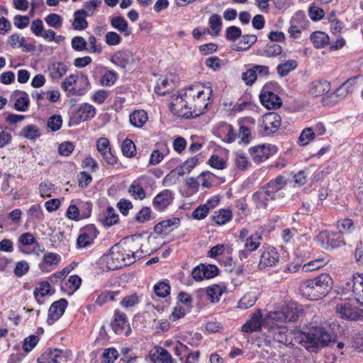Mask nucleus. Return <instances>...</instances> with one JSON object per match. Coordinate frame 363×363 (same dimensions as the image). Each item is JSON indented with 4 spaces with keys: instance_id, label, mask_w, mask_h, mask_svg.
<instances>
[{
    "instance_id": "nucleus-1",
    "label": "nucleus",
    "mask_w": 363,
    "mask_h": 363,
    "mask_svg": "<svg viewBox=\"0 0 363 363\" xmlns=\"http://www.w3.org/2000/svg\"><path fill=\"white\" fill-rule=\"evenodd\" d=\"M336 334L331 328L313 326L303 332L301 343L310 352H315L320 347L328 346L336 341Z\"/></svg>"
},
{
    "instance_id": "nucleus-2",
    "label": "nucleus",
    "mask_w": 363,
    "mask_h": 363,
    "mask_svg": "<svg viewBox=\"0 0 363 363\" xmlns=\"http://www.w3.org/2000/svg\"><path fill=\"white\" fill-rule=\"evenodd\" d=\"M332 278L328 274H321L314 279H306L299 287L301 294L310 300L325 297L332 288Z\"/></svg>"
},
{
    "instance_id": "nucleus-3",
    "label": "nucleus",
    "mask_w": 363,
    "mask_h": 363,
    "mask_svg": "<svg viewBox=\"0 0 363 363\" xmlns=\"http://www.w3.org/2000/svg\"><path fill=\"white\" fill-rule=\"evenodd\" d=\"M101 259L106 263L108 271H114L134 263L133 257L127 256L123 245L119 243L112 246L109 253L104 255Z\"/></svg>"
},
{
    "instance_id": "nucleus-4",
    "label": "nucleus",
    "mask_w": 363,
    "mask_h": 363,
    "mask_svg": "<svg viewBox=\"0 0 363 363\" xmlns=\"http://www.w3.org/2000/svg\"><path fill=\"white\" fill-rule=\"evenodd\" d=\"M190 101L181 93L179 97L176 99L175 103L171 106L172 112L186 119L196 118L204 113L203 110L207 107V104L201 109V106L198 107L196 104L192 105Z\"/></svg>"
},
{
    "instance_id": "nucleus-5",
    "label": "nucleus",
    "mask_w": 363,
    "mask_h": 363,
    "mask_svg": "<svg viewBox=\"0 0 363 363\" xmlns=\"http://www.w3.org/2000/svg\"><path fill=\"white\" fill-rule=\"evenodd\" d=\"M311 308L309 306L303 307L295 301H290L283 305L280 309L274 311H269L265 318H272L273 315H282L283 318H299L301 315H310Z\"/></svg>"
},
{
    "instance_id": "nucleus-6",
    "label": "nucleus",
    "mask_w": 363,
    "mask_h": 363,
    "mask_svg": "<svg viewBox=\"0 0 363 363\" xmlns=\"http://www.w3.org/2000/svg\"><path fill=\"white\" fill-rule=\"evenodd\" d=\"M71 356L70 350L48 348L38 357L37 363H60L61 360L67 362Z\"/></svg>"
},
{
    "instance_id": "nucleus-7",
    "label": "nucleus",
    "mask_w": 363,
    "mask_h": 363,
    "mask_svg": "<svg viewBox=\"0 0 363 363\" xmlns=\"http://www.w3.org/2000/svg\"><path fill=\"white\" fill-rule=\"evenodd\" d=\"M345 293L352 292L356 301L363 305V275L354 274L343 286Z\"/></svg>"
},
{
    "instance_id": "nucleus-8",
    "label": "nucleus",
    "mask_w": 363,
    "mask_h": 363,
    "mask_svg": "<svg viewBox=\"0 0 363 363\" xmlns=\"http://www.w3.org/2000/svg\"><path fill=\"white\" fill-rule=\"evenodd\" d=\"M277 152V148L274 145H259L249 150V153L255 162H262L267 160L271 155Z\"/></svg>"
},
{
    "instance_id": "nucleus-9",
    "label": "nucleus",
    "mask_w": 363,
    "mask_h": 363,
    "mask_svg": "<svg viewBox=\"0 0 363 363\" xmlns=\"http://www.w3.org/2000/svg\"><path fill=\"white\" fill-rule=\"evenodd\" d=\"M336 313L340 318H363V309L353 306L349 301H341L336 305Z\"/></svg>"
},
{
    "instance_id": "nucleus-10",
    "label": "nucleus",
    "mask_w": 363,
    "mask_h": 363,
    "mask_svg": "<svg viewBox=\"0 0 363 363\" xmlns=\"http://www.w3.org/2000/svg\"><path fill=\"white\" fill-rule=\"evenodd\" d=\"M115 65L125 69L127 66L135 63L134 53L130 50H121L116 51L110 58Z\"/></svg>"
},
{
    "instance_id": "nucleus-11",
    "label": "nucleus",
    "mask_w": 363,
    "mask_h": 363,
    "mask_svg": "<svg viewBox=\"0 0 363 363\" xmlns=\"http://www.w3.org/2000/svg\"><path fill=\"white\" fill-rule=\"evenodd\" d=\"M96 115V108L91 104L84 103L71 116L70 120L76 124L82 121H87Z\"/></svg>"
},
{
    "instance_id": "nucleus-12",
    "label": "nucleus",
    "mask_w": 363,
    "mask_h": 363,
    "mask_svg": "<svg viewBox=\"0 0 363 363\" xmlns=\"http://www.w3.org/2000/svg\"><path fill=\"white\" fill-rule=\"evenodd\" d=\"M281 117L275 112H270L263 116L262 127L265 135L275 133L280 127Z\"/></svg>"
},
{
    "instance_id": "nucleus-13",
    "label": "nucleus",
    "mask_w": 363,
    "mask_h": 363,
    "mask_svg": "<svg viewBox=\"0 0 363 363\" xmlns=\"http://www.w3.org/2000/svg\"><path fill=\"white\" fill-rule=\"evenodd\" d=\"M265 85L259 95L261 104L267 109H275L279 108L282 104L281 98L272 91L267 90Z\"/></svg>"
},
{
    "instance_id": "nucleus-14",
    "label": "nucleus",
    "mask_w": 363,
    "mask_h": 363,
    "mask_svg": "<svg viewBox=\"0 0 363 363\" xmlns=\"http://www.w3.org/2000/svg\"><path fill=\"white\" fill-rule=\"evenodd\" d=\"M277 196H273L264 186L252 194V199L255 203L257 208L265 209L268 206L269 201H274Z\"/></svg>"
},
{
    "instance_id": "nucleus-15",
    "label": "nucleus",
    "mask_w": 363,
    "mask_h": 363,
    "mask_svg": "<svg viewBox=\"0 0 363 363\" xmlns=\"http://www.w3.org/2000/svg\"><path fill=\"white\" fill-rule=\"evenodd\" d=\"M149 358L152 363L174 362L171 354L166 349L160 346H156L150 351Z\"/></svg>"
},
{
    "instance_id": "nucleus-16",
    "label": "nucleus",
    "mask_w": 363,
    "mask_h": 363,
    "mask_svg": "<svg viewBox=\"0 0 363 363\" xmlns=\"http://www.w3.org/2000/svg\"><path fill=\"white\" fill-rule=\"evenodd\" d=\"M279 257L278 252L274 247H268L262 252L258 267L260 269H263L274 266L278 262Z\"/></svg>"
},
{
    "instance_id": "nucleus-17",
    "label": "nucleus",
    "mask_w": 363,
    "mask_h": 363,
    "mask_svg": "<svg viewBox=\"0 0 363 363\" xmlns=\"http://www.w3.org/2000/svg\"><path fill=\"white\" fill-rule=\"evenodd\" d=\"M140 236L133 235L130 238H126V241L124 242L125 246L123 250L125 251L127 256L133 257L134 259V263L136 261L137 257L140 259L142 255L137 256L139 250H141L142 245L140 243Z\"/></svg>"
},
{
    "instance_id": "nucleus-18",
    "label": "nucleus",
    "mask_w": 363,
    "mask_h": 363,
    "mask_svg": "<svg viewBox=\"0 0 363 363\" xmlns=\"http://www.w3.org/2000/svg\"><path fill=\"white\" fill-rule=\"evenodd\" d=\"M173 199L172 191L164 189L156 195L152 201V204L157 211H162L172 202Z\"/></svg>"
},
{
    "instance_id": "nucleus-19",
    "label": "nucleus",
    "mask_w": 363,
    "mask_h": 363,
    "mask_svg": "<svg viewBox=\"0 0 363 363\" xmlns=\"http://www.w3.org/2000/svg\"><path fill=\"white\" fill-rule=\"evenodd\" d=\"M330 83L326 80H315L313 82L309 88V93L314 97L323 96L329 93Z\"/></svg>"
},
{
    "instance_id": "nucleus-20",
    "label": "nucleus",
    "mask_w": 363,
    "mask_h": 363,
    "mask_svg": "<svg viewBox=\"0 0 363 363\" xmlns=\"http://www.w3.org/2000/svg\"><path fill=\"white\" fill-rule=\"evenodd\" d=\"M319 238L323 240H326V244L331 248L339 247L345 242L340 233H333L328 231H322L319 234Z\"/></svg>"
},
{
    "instance_id": "nucleus-21",
    "label": "nucleus",
    "mask_w": 363,
    "mask_h": 363,
    "mask_svg": "<svg viewBox=\"0 0 363 363\" xmlns=\"http://www.w3.org/2000/svg\"><path fill=\"white\" fill-rule=\"evenodd\" d=\"M196 295L199 298L206 296L212 303H215L219 301L222 290L219 286L213 285L208 287L206 291L202 289L199 290Z\"/></svg>"
},
{
    "instance_id": "nucleus-22",
    "label": "nucleus",
    "mask_w": 363,
    "mask_h": 363,
    "mask_svg": "<svg viewBox=\"0 0 363 363\" xmlns=\"http://www.w3.org/2000/svg\"><path fill=\"white\" fill-rule=\"evenodd\" d=\"M111 327L116 334L128 336L131 333L130 323L126 319H113L111 323Z\"/></svg>"
},
{
    "instance_id": "nucleus-23",
    "label": "nucleus",
    "mask_w": 363,
    "mask_h": 363,
    "mask_svg": "<svg viewBox=\"0 0 363 363\" xmlns=\"http://www.w3.org/2000/svg\"><path fill=\"white\" fill-rule=\"evenodd\" d=\"M99 220L105 227H110L118 220V215L115 213L113 207H107L106 211L99 215Z\"/></svg>"
},
{
    "instance_id": "nucleus-24",
    "label": "nucleus",
    "mask_w": 363,
    "mask_h": 363,
    "mask_svg": "<svg viewBox=\"0 0 363 363\" xmlns=\"http://www.w3.org/2000/svg\"><path fill=\"white\" fill-rule=\"evenodd\" d=\"M68 304L65 298H61L52 303L48 311V318H60Z\"/></svg>"
},
{
    "instance_id": "nucleus-25",
    "label": "nucleus",
    "mask_w": 363,
    "mask_h": 363,
    "mask_svg": "<svg viewBox=\"0 0 363 363\" xmlns=\"http://www.w3.org/2000/svg\"><path fill=\"white\" fill-rule=\"evenodd\" d=\"M89 16L87 11L84 9H79L76 11L74 13V21L72 23V26L75 30H84L88 26V22L85 19L86 16Z\"/></svg>"
},
{
    "instance_id": "nucleus-26",
    "label": "nucleus",
    "mask_w": 363,
    "mask_h": 363,
    "mask_svg": "<svg viewBox=\"0 0 363 363\" xmlns=\"http://www.w3.org/2000/svg\"><path fill=\"white\" fill-rule=\"evenodd\" d=\"M266 319H249L241 328L243 333H252L259 331L262 327H267L264 320Z\"/></svg>"
},
{
    "instance_id": "nucleus-27",
    "label": "nucleus",
    "mask_w": 363,
    "mask_h": 363,
    "mask_svg": "<svg viewBox=\"0 0 363 363\" xmlns=\"http://www.w3.org/2000/svg\"><path fill=\"white\" fill-rule=\"evenodd\" d=\"M111 25L113 28L118 30L121 33L128 37L131 34V30L128 28V25L125 19L121 16H114L111 19Z\"/></svg>"
},
{
    "instance_id": "nucleus-28",
    "label": "nucleus",
    "mask_w": 363,
    "mask_h": 363,
    "mask_svg": "<svg viewBox=\"0 0 363 363\" xmlns=\"http://www.w3.org/2000/svg\"><path fill=\"white\" fill-rule=\"evenodd\" d=\"M147 118V114L144 110H135L129 116L130 124L136 128L143 127Z\"/></svg>"
},
{
    "instance_id": "nucleus-29",
    "label": "nucleus",
    "mask_w": 363,
    "mask_h": 363,
    "mask_svg": "<svg viewBox=\"0 0 363 363\" xmlns=\"http://www.w3.org/2000/svg\"><path fill=\"white\" fill-rule=\"evenodd\" d=\"M282 51V47L280 45L270 43L266 45L264 50H258L257 54L267 57H274L281 55Z\"/></svg>"
},
{
    "instance_id": "nucleus-30",
    "label": "nucleus",
    "mask_w": 363,
    "mask_h": 363,
    "mask_svg": "<svg viewBox=\"0 0 363 363\" xmlns=\"http://www.w3.org/2000/svg\"><path fill=\"white\" fill-rule=\"evenodd\" d=\"M257 40V37L255 35L245 34L242 35L241 40L238 45L233 49L236 51L247 50Z\"/></svg>"
},
{
    "instance_id": "nucleus-31",
    "label": "nucleus",
    "mask_w": 363,
    "mask_h": 363,
    "mask_svg": "<svg viewBox=\"0 0 363 363\" xmlns=\"http://www.w3.org/2000/svg\"><path fill=\"white\" fill-rule=\"evenodd\" d=\"M311 40L315 48H324L330 43L329 36L324 32L315 31L311 35Z\"/></svg>"
},
{
    "instance_id": "nucleus-32",
    "label": "nucleus",
    "mask_w": 363,
    "mask_h": 363,
    "mask_svg": "<svg viewBox=\"0 0 363 363\" xmlns=\"http://www.w3.org/2000/svg\"><path fill=\"white\" fill-rule=\"evenodd\" d=\"M141 179L142 178L135 180L129 187V193L135 199L143 200L145 198V193L140 182Z\"/></svg>"
},
{
    "instance_id": "nucleus-33",
    "label": "nucleus",
    "mask_w": 363,
    "mask_h": 363,
    "mask_svg": "<svg viewBox=\"0 0 363 363\" xmlns=\"http://www.w3.org/2000/svg\"><path fill=\"white\" fill-rule=\"evenodd\" d=\"M262 236L259 233H255L249 236L245 241V248L249 252L257 250L260 245Z\"/></svg>"
},
{
    "instance_id": "nucleus-34",
    "label": "nucleus",
    "mask_w": 363,
    "mask_h": 363,
    "mask_svg": "<svg viewBox=\"0 0 363 363\" xmlns=\"http://www.w3.org/2000/svg\"><path fill=\"white\" fill-rule=\"evenodd\" d=\"M216 213L217 214L212 217V220L218 225H223L232 218V211L230 209L222 208Z\"/></svg>"
},
{
    "instance_id": "nucleus-35",
    "label": "nucleus",
    "mask_w": 363,
    "mask_h": 363,
    "mask_svg": "<svg viewBox=\"0 0 363 363\" xmlns=\"http://www.w3.org/2000/svg\"><path fill=\"white\" fill-rule=\"evenodd\" d=\"M296 61L290 60L277 66V73L280 77H284L288 75L290 72L294 70L296 68Z\"/></svg>"
},
{
    "instance_id": "nucleus-36",
    "label": "nucleus",
    "mask_w": 363,
    "mask_h": 363,
    "mask_svg": "<svg viewBox=\"0 0 363 363\" xmlns=\"http://www.w3.org/2000/svg\"><path fill=\"white\" fill-rule=\"evenodd\" d=\"M50 76L53 79L61 78L67 71V66L63 62L53 63L50 67Z\"/></svg>"
},
{
    "instance_id": "nucleus-37",
    "label": "nucleus",
    "mask_w": 363,
    "mask_h": 363,
    "mask_svg": "<svg viewBox=\"0 0 363 363\" xmlns=\"http://www.w3.org/2000/svg\"><path fill=\"white\" fill-rule=\"evenodd\" d=\"M28 220L42 221L44 218V214L40 204H35L27 211Z\"/></svg>"
},
{
    "instance_id": "nucleus-38",
    "label": "nucleus",
    "mask_w": 363,
    "mask_h": 363,
    "mask_svg": "<svg viewBox=\"0 0 363 363\" xmlns=\"http://www.w3.org/2000/svg\"><path fill=\"white\" fill-rule=\"evenodd\" d=\"M315 136V133L312 128H304L298 139V143L301 146H304L308 145Z\"/></svg>"
},
{
    "instance_id": "nucleus-39",
    "label": "nucleus",
    "mask_w": 363,
    "mask_h": 363,
    "mask_svg": "<svg viewBox=\"0 0 363 363\" xmlns=\"http://www.w3.org/2000/svg\"><path fill=\"white\" fill-rule=\"evenodd\" d=\"M40 337L38 335H30L26 337L23 341V350L26 354L31 352L38 345Z\"/></svg>"
},
{
    "instance_id": "nucleus-40",
    "label": "nucleus",
    "mask_w": 363,
    "mask_h": 363,
    "mask_svg": "<svg viewBox=\"0 0 363 363\" xmlns=\"http://www.w3.org/2000/svg\"><path fill=\"white\" fill-rule=\"evenodd\" d=\"M121 150L124 156L133 157L136 153V147L133 140L126 138L121 145Z\"/></svg>"
},
{
    "instance_id": "nucleus-41",
    "label": "nucleus",
    "mask_w": 363,
    "mask_h": 363,
    "mask_svg": "<svg viewBox=\"0 0 363 363\" xmlns=\"http://www.w3.org/2000/svg\"><path fill=\"white\" fill-rule=\"evenodd\" d=\"M199 85H191L184 91L182 95L190 100H195V98L199 99L204 91L203 90L199 89Z\"/></svg>"
},
{
    "instance_id": "nucleus-42",
    "label": "nucleus",
    "mask_w": 363,
    "mask_h": 363,
    "mask_svg": "<svg viewBox=\"0 0 363 363\" xmlns=\"http://www.w3.org/2000/svg\"><path fill=\"white\" fill-rule=\"evenodd\" d=\"M154 291L157 296L164 298L170 293V286L167 283L160 281L155 285Z\"/></svg>"
},
{
    "instance_id": "nucleus-43",
    "label": "nucleus",
    "mask_w": 363,
    "mask_h": 363,
    "mask_svg": "<svg viewBox=\"0 0 363 363\" xmlns=\"http://www.w3.org/2000/svg\"><path fill=\"white\" fill-rule=\"evenodd\" d=\"M117 78L118 75L114 71L108 70L101 77V84L106 86H110L116 82Z\"/></svg>"
},
{
    "instance_id": "nucleus-44",
    "label": "nucleus",
    "mask_w": 363,
    "mask_h": 363,
    "mask_svg": "<svg viewBox=\"0 0 363 363\" xmlns=\"http://www.w3.org/2000/svg\"><path fill=\"white\" fill-rule=\"evenodd\" d=\"M118 357V351L113 347L105 349L102 354L104 363H113Z\"/></svg>"
},
{
    "instance_id": "nucleus-45",
    "label": "nucleus",
    "mask_w": 363,
    "mask_h": 363,
    "mask_svg": "<svg viewBox=\"0 0 363 363\" xmlns=\"http://www.w3.org/2000/svg\"><path fill=\"white\" fill-rule=\"evenodd\" d=\"M23 135L28 139H35L40 136V131L37 126L34 125H28L22 130Z\"/></svg>"
},
{
    "instance_id": "nucleus-46",
    "label": "nucleus",
    "mask_w": 363,
    "mask_h": 363,
    "mask_svg": "<svg viewBox=\"0 0 363 363\" xmlns=\"http://www.w3.org/2000/svg\"><path fill=\"white\" fill-rule=\"evenodd\" d=\"M308 16L313 21H318L324 18L325 11L323 9L311 5L308 9Z\"/></svg>"
},
{
    "instance_id": "nucleus-47",
    "label": "nucleus",
    "mask_w": 363,
    "mask_h": 363,
    "mask_svg": "<svg viewBox=\"0 0 363 363\" xmlns=\"http://www.w3.org/2000/svg\"><path fill=\"white\" fill-rule=\"evenodd\" d=\"M50 283L47 281L40 282L38 286L34 291L35 297L38 299L39 295L41 297L48 295L50 294Z\"/></svg>"
},
{
    "instance_id": "nucleus-48",
    "label": "nucleus",
    "mask_w": 363,
    "mask_h": 363,
    "mask_svg": "<svg viewBox=\"0 0 363 363\" xmlns=\"http://www.w3.org/2000/svg\"><path fill=\"white\" fill-rule=\"evenodd\" d=\"M46 23L54 28H60L62 26V18L56 13H50L45 18Z\"/></svg>"
},
{
    "instance_id": "nucleus-49",
    "label": "nucleus",
    "mask_w": 363,
    "mask_h": 363,
    "mask_svg": "<svg viewBox=\"0 0 363 363\" xmlns=\"http://www.w3.org/2000/svg\"><path fill=\"white\" fill-rule=\"evenodd\" d=\"M257 78V74L255 72L253 67L246 70L242 74V79L248 85H252Z\"/></svg>"
},
{
    "instance_id": "nucleus-50",
    "label": "nucleus",
    "mask_w": 363,
    "mask_h": 363,
    "mask_svg": "<svg viewBox=\"0 0 363 363\" xmlns=\"http://www.w3.org/2000/svg\"><path fill=\"white\" fill-rule=\"evenodd\" d=\"M225 37L228 40L235 41L242 37L241 29L237 26H231L226 29Z\"/></svg>"
},
{
    "instance_id": "nucleus-51",
    "label": "nucleus",
    "mask_w": 363,
    "mask_h": 363,
    "mask_svg": "<svg viewBox=\"0 0 363 363\" xmlns=\"http://www.w3.org/2000/svg\"><path fill=\"white\" fill-rule=\"evenodd\" d=\"M208 164L217 169H223L226 167V162L217 155H213L210 157Z\"/></svg>"
},
{
    "instance_id": "nucleus-52",
    "label": "nucleus",
    "mask_w": 363,
    "mask_h": 363,
    "mask_svg": "<svg viewBox=\"0 0 363 363\" xmlns=\"http://www.w3.org/2000/svg\"><path fill=\"white\" fill-rule=\"evenodd\" d=\"M94 239L89 235L82 231L77 240V245L78 248H85L94 242Z\"/></svg>"
},
{
    "instance_id": "nucleus-53",
    "label": "nucleus",
    "mask_w": 363,
    "mask_h": 363,
    "mask_svg": "<svg viewBox=\"0 0 363 363\" xmlns=\"http://www.w3.org/2000/svg\"><path fill=\"white\" fill-rule=\"evenodd\" d=\"M151 209L149 207H143L135 217V220L139 223H145L151 218Z\"/></svg>"
},
{
    "instance_id": "nucleus-54",
    "label": "nucleus",
    "mask_w": 363,
    "mask_h": 363,
    "mask_svg": "<svg viewBox=\"0 0 363 363\" xmlns=\"http://www.w3.org/2000/svg\"><path fill=\"white\" fill-rule=\"evenodd\" d=\"M209 23L211 29L215 31V35H218L222 26L221 17L218 14H213L209 18Z\"/></svg>"
},
{
    "instance_id": "nucleus-55",
    "label": "nucleus",
    "mask_w": 363,
    "mask_h": 363,
    "mask_svg": "<svg viewBox=\"0 0 363 363\" xmlns=\"http://www.w3.org/2000/svg\"><path fill=\"white\" fill-rule=\"evenodd\" d=\"M216 177V175L210 172H201L197 179H201V185L205 188H211L212 186L211 182Z\"/></svg>"
},
{
    "instance_id": "nucleus-56",
    "label": "nucleus",
    "mask_w": 363,
    "mask_h": 363,
    "mask_svg": "<svg viewBox=\"0 0 363 363\" xmlns=\"http://www.w3.org/2000/svg\"><path fill=\"white\" fill-rule=\"evenodd\" d=\"M209 212V207L208 205H200L192 212V217L194 219L201 220L205 218Z\"/></svg>"
},
{
    "instance_id": "nucleus-57",
    "label": "nucleus",
    "mask_w": 363,
    "mask_h": 363,
    "mask_svg": "<svg viewBox=\"0 0 363 363\" xmlns=\"http://www.w3.org/2000/svg\"><path fill=\"white\" fill-rule=\"evenodd\" d=\"M30 104L28 96L18 98L14 104V108L18 111H26Z\"/></svg>"
},
{
    "instance_id": "nucleus-58",
    "label": "nucleus",
    "mask_w": 363,
    "mask_h": 363,
    "mask_svg": "<svg viewBox=\"0 0 363 363\" xmlns=\"http://www.w3.org/2000/svg\"><path fill=\"white\" fill-rule=\"evenodd\" d=\"M92 181V177L87 172H81L78 176V185L80 188L87 187Z\"/></svg>"
},
{
    "instance_id": "nucleus-59",
    "label": "nucleus",
    "mask_w": 363,
    "mask_h": 363,
    "mask_svg": "<svg viewBox=\"0 0 363 363\" xmlns=\"http://www.w3.org/2000/svg\"><path fill=\"white\" fill-rule=\"evenodd\" d=\"M62 124V117L59 115L51 116L48 121V126L52 130L57 131L60 129Z\"/></svg>"
},
{
    "instance_id": "nucleus-60",
    "label": "nucleus",
    "mask_w": 363,
    "mask_h": 363,
    "mask_svg": "<svg viewBox=\"0 0 363 363\" xmlns=\"http://www.w3.org/2000/svg\"><path fill=\"white\" fill-rule=\"evenodd\" d=\"M201 267L203 268V276L206 279H211L215 277L218 274V268L214 264H208V266L201 264Z\"/></svg>"
},
{
    "instance_id": "nucleus-61",
    "label": "nucleus",
    "mask_w": 363,
    "mask_h": 363,
    "mask_svg": "<svg viewBox=\"0 0 363 363\" xmlns=\"http://www.w3.org/2000/svg\"><path fill=\"white\" fill-rule=\"evenodd\" d=\"M72 47L76 51H82L86 49L87 43L81 36H76L72 39Z\"/></svg>"
},
{
    "instance_id": "nucleus-62",
    "label": "nucleus",
    "mask_w": 363,
    "mask_h": 363,
    "mask_svg": "<svg viewBox=\"0 0 363 363\" xmlns=\"http://www.w3.org/2000/svg\"><path fill=\"white\" fill-rule=\"evenodd\" d=\"M18 242L23 246H28L33 244L39 245L37 243L36 239L30 233H24L18 238Z\"/></svg>"
},
{
    "instance_id": "nucleus-63",
    "label": "nucleus",
    "mask_w": 363,
    "mask_h": 363,
    "mask_svg": "<svg viewBox=\"0 0 363 363\" xmlns=\"http://www.w3.org/2000/svg\"><path fill=\"white\" fill-rule=\"evenodd\" d=\"M206 330L210 333H221L223 330V327L220 323L215 319L206 323Z\"/></svg>"
},
{
    "instance_id": "nucleus-64",
    "label": "nucleus",
    "mask_w": 363,
    "mask_h": 363,
    "mask_svg": "<svg viewBox=\"0 0 363 363\" xmlns=\"http://www.w3.org/2000/svg\"><path fill=\"white\" fill-rule=\"evenodd\" d=\"M138 301V296L135 294L125 296L121 300V305L125 308H128L136 305Z\"/></svg>"
}]
</instances>
